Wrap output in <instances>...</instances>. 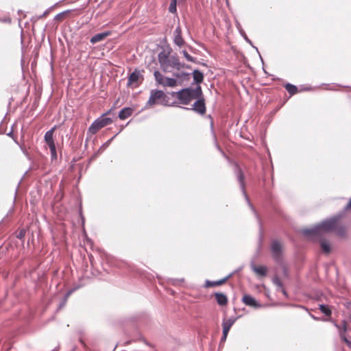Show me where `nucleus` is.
<instances>
[{
  "label": "nucleus",
  "instance_id": "4be33fe9",
  "mask_svg": "<svg viewBox=\"0 0 351 351\" xmlns=\"http://www.w3.org/2000/svg\"><path fill=\"white\" fill-rule=\"evenodd\" d=\"M319 309L326 316H330L332 311L330 308L325 304H319Z\"/></svg>",
  "mask_w": 351,
  "mask_h": 351
},
{
  "label": "nucleus",
  "instance_id": "9b49d317",
  "mask_svg": "<svg viewBox=\"0 0 351 351\" xmlns=\"http://www.w3.org/2000/svg\"><path fill=\"white\" fill-rule=\"evenodd\" d=\"M242 302L247 306L258 308L261 307V304H259L256 300L250 295H244L242 298Z\"/></svg>",
  "mask_w": 351,
  "mask_h": 351
},
{
  "label": "nucleus",
  "instance_id": "c756f323",
  "mask_svg": "<svg viewBox=\"0 0 351 351\" xmlns=\"http://www.w3.org/2000/svg\"><path fill=\"white\" fill-rule=\"evenodd\" d=\"M176 3H177V0H171V3L169 7V11L171 13L176 12Z\"/></svg>",
  "mask_w": 351,
  "mask_h": 351
},
{
  "label": "nucleus",
  "instance_id": "4c0bfd02",
  "mask_svg": "<svg viewBox=\"0 0 351 351\" xmlns=\"http://www.w3.org/2000/svg\"><path fill=\"white\" fill-rule=\"evenodd\" d=\"M227 336L228 334L226 333V335H224V333H223L222 337L221 338V342H224L226 340Z\"/></svg>",
  "mask_w": 351,
  "mask_h": 351
},
{
  "label": "nucleus",
  "instance_id": "6ab92c4d",
  "mask_svg": "<svg viewBox=\"0 0 351 351\" xmlns=\"http://www.w3.org/2000/svg\"><path fill=\"white\" fill-rule=\"evenodd\" d=\"M177 85V81L174 78L165 77L162 86L168 87H175Z\"/></svg>",
  "mask_w": 351,
  "mask_h": 351
},
{
  "label": "nucleus",
  "instance_id": "dca6fc26",
  "mask_svg": "<svg viewBox=\"0 0 351 351\" xmlns=\"http://www.w3.org/2000/svg\"><path fill=\"white\" fill-rule=\"evenodd\" d=\"M215 296L219 305L224 306L228 303V298L225 294L222 293H215Z\"/></svg>",
  "mask_w": 351,
  "mask_h": 351
},
{
  "label": "nucleus",
  "instance_id": "58836bf2",
  "mask_svg": "<svg viewBox=\"0 0 351 351\" xmlns=\"http://www.w3.org/2000/svg\"><path fill=\"white\" fill-rule=\"evenodd\" d=\"M279 290L282 293V294H283L285 296L287 297V291L285 290V289L283 288V287H282V288H280Z\"/></svg>",
  "mask_w": 351,
  "mask_h": 351
},
{
  "label": "nucleus",
  "instance_id": "aec40b11",
  "mask_svg": "<svg viewBox=\"0 0 351 351\" xmlns=\"http://www.w3.org/2000/svg\"><path fill=\"white\" fill-rule=\"evenodd\" d=\"M193 80L196 83L199 84L203 81L204 75L201 71H199L198 70H195L193 71Z\"/></svg>",
  "mask_w": 351,
  "mask_h": 351
},
{
  "label": "nucleus",
  "instance_id": "412c9836",
  "mask_svg": "<svg viewBox=\"0 0 351 351\" xmlns=\"http://www.w3.org/2000/svg\"><path fill=\"white\" fill-rule=\"evenodd\" d=\"M154 76L157 84L162 85L165 77H164L158 71L154 72Z\"/></svg>",
  "mask_w": 351,
  "mask_h": 351
},
{
  "label": "nucleus",
  "instance_id": "2eb2a0df",
  "mask_svg": "<svg viewBox=\"0 0 351 351\" xmlns=\"http://www.w3.org/2000/svg\"><path fill=\"white\" fill-rule=\"evenodd\" d=\"M232 276V274H230L228 275V276H226V278L221 279V280H217V281H210V280H206V282H205V287H214V286H219V285H221L222 284H223L230 276Z\"/></svg>",
  "mask_w": 351,
  "mask_h": 351
},
{
  "label": "nucleus",
  "instance_id": "bb28decb",
  "mask_svg": "<svg viewBox=\"0 0 351 351\" xmlns=\"http://www.w3.org/2000/svg\"><path fill=\"white\" fill-rule=\"evenodd\" d=\"M80 287H81V286H80V285L75 286V287H73V288H71V289H69V290L67 291V293H66V295H65V300H64V302H62V304H61V306H64V305L65 302H66V300L67 298H68L71 294H72L75 291H76L77 289H78Z\"/></svg>",
  "mask_w": 351,
  "mask_h": 351
},
{
  "label": "nucleus",
  "instance_id": "e433bc0d",
  "mask_svg": "<svg viewBox=\"0 0 351 351\" xmlns=\"http://www.w3.org/2000/svg\"><path fill=\"white\" fill-rule=\"evenodd\" d=\"M345 234V230L342 228L338 230V234L343 236Z\"/></svg>",
  "mask_w": 351,
  "mask_h": 351
},
{
  "label": "nucleus",
  "instance_id": "393cba45",
  "mask_svg": "<svg viewBox=\"0 0 351 351\" xmlns=\"http://www.w3.org/2000/svg\"><path fill=\"white\" fill-rule=\"evenodd\" d=\"M321 247L324 252L328 254L330 252V243L326 241H321Z\"/></svg>",
  "mask_w": 351,
  "mask_h": 351
},
{
  "label": "nucleus",
  "instance_id": "6e6552de",
  "mask_svg": "<svg viewBox=\"0 0 351 351\" xmlns=\"http://www.w3.org/2000/svg\"><path fill=\"white\" fill-rule=\"evenodd\" d=\"M271 250L274 258L278 261L280 259L282 253V245L278 240L271 242Z\"/></svg>",
  "mask_w": 351,
  "mask_h": 351
},
{
  "label": "nucleus",
  "instance_id": "7c9ffc66",
  "mask_svg": "<svg viewBox=\"0 0 351 351\" xmlns=\"http://www.w3.org/2000/svg\"><path fill=\"white\" fill-rule=\"evenodd\" d=\"M272 281H273V283L277 286L278 289H280V288H282L283 287L281 280H280V278L278 276H274L272 279Z\"/></svg>",
  "mask_w": 351,
  "mask_h": 351
},
{
  "label": "nucleus",
  "instance_id": "c85d7f7f",
  "mask_svg": "<svg viewBox=\"0 0 351 351\" xmlns=\"http://www.w3.org/2000/svg\"><path fill=\"white\" fill-rule=\"evenodd\" d=\"M184 57L186 58V60L191 62H195V58L192 57L190 54L188 53V52L186 50H182L181 52Z\"/></svg>",
  "mask_w": 351,
  "mask_h": 351
},
{
  "label": "nucleus",
  "instance_id": "a211bd4d",
  "mask_svg": "<svg viewBox=\"0 0 351 351\" xmlns=\"http://www.w3.org/2000/svg\"><path fill=\"white\" fill-rule=\"evenodd\" d=\"M132 109L131 108H124L119 113V118L121 120H124L132 114Z\"/></svg>",
  "mask_w": 351,
  "mask_h": 351
},
{
  "label": "nucleus",
  "instance_id": "2f4dec72",
  "mask_svg": "<svg viewBox=\"0 0 351 351\" xmlns=\"http://www.w3.org/2000/svg\"><path fill=\"white\" fill-rule=\"evenodd\" d=\"M339 336H340L341 339H342V340H343V341H344V342H345V343H346L349 347H350V346H351V341H349V340L346 338V337L345 334H343V332H342L341 330H339Z\"/></svg>",
  "mask_w": 351,
  "mask_h": 351
},
{
  "label": "nucleus",
  "instance_id": "a878e982",
  "mask_svg": "<svg viewBox=\"0 0 351 351\" xmlns=\"http://www.w3.org/2000/svg\"><path fill=\"white\" fill-rule=\"evenodd\" d=\"M71 12V10H67L60 12V13L58 14L57 15H56V16L54 17V20L58 21H62V19L64 17H65L66 16H67Z\"/></svg>",
  "mask_w": 351,
  "mask_h": 351
},
{
  "label": "nucleus",
  "instance_id": "473e14b6",
  "mask_svg": "<svg viewBox=\"0 0 351 351\" xmlns=\"http://www.w3.org/2000/svg\"><path fill=\"white\" fill-rule=\"evenodd\" d=\"M351 208V197H350V199L349 201V202L347 204V205L344 207L343 208V210L342 212L340 213V214H342V217H343L346 211L347 210H349Z\"/></svg>",
  "mask_w": 351,
  "mask_h": 351
},
{
  "label": "nucleus",
  "instance_id": "ddd939ff",
  "mask_svg": "<svg viewBox=\"0 0 351 351\" xmlns=\"http://www.w3.org/2000/svg\"><path fill=\"white\" fill-rule=\"evenodd\" d=\"M235 321H236V319L233 318V317H231L227 320L223 321L222 326H223V333H224V335H226V333L228 334L231 327L234 324Z\"/></svg>",
  "mask_w": 351,
  "mask_h": 351
},
{
  "label": "nucleus",
  "instance_id": "f8f14e48",
  "mask_svg": "<svg viewBox=\"0 0 351 351\" xmlns=\"http://www.w3.org/2000/svg\"><path fill=\"white\" fill-rule=\"evenodd\" d=\"M140 76H141L140 71L136 69L134 71H133L130 75V76L128 77V86H130V85H136V86L138 84V82L139 80Z\"/></svg>",
  "mask_w": 351,
  "mask_h": 351
},
{
  "label": "nucleus",
  "instance_id": "ea45409f",
  "mask_svg": "<svg viewBox=\"0 0 351 351\" xmlns=\"http://www.w3.org/2000/svg\"><path fill=\"white\" fill-rule=\"evenodd\" d=\"M244 38L245 39V40L250 43V45H252V42L251 40L246 36V35L244 36Z\"/></svg>",
  "mask_w": 351,
  "mask_h": 351
},
{
  "label": "nucleus",
  "instance_id": "a19ab883",
  "mask_svg": "<svg viewBox=\"0 0 351 351\" xmlns=\"http://www.w3.org/2000/svg\"><path fill=\"white\" fill-rule=\"evenodd\" d=\"M311 317H312V318H313V319H315V320H317V319H318V318H317V317H315V316H314V315H311Z\"/></svg>",
  "mask_w": 351,
  "mask_h": 351
},
{
  "label": "nucleus",
  "instance_id": "4468645a",
  "mask_svg": "<svg viewBox=\"0 0 351 351\" xmlns=\"http://www.w3.org/2000/svg\"><path fill=\"white\" fill-rule=\"evenodd\" d=\"M110 33L109 32L97 34L95 35L94 36H93L90 38V41L92 44H95L98 42H100V41L104 40L108 36L110 35Z\"/></svg>",
  "mask_w": 351,
  "mask_h": 351
},
{
  "label": "nucleus",
  "instance_id": "cd10ccee",
  "mask_svg": "<svg viewBox=\"0 0 351 351\" xmlns=\"http://www.w3.org/2000/svg\"><path fill=\"white\" fill-rule=\"evenodd\" d=\"M335 326L338 328L339 331L341 330L343 334H345L347 331V322L343 320L342 322V328H341L340 326H339L337 324L335 323L334 324Z\"/></svg>",
  "mask_w": 351,
  "mask_h": 351
},
{
  "label": "nucleus",
  "instance_id": "b1692460",
  "mask_svg": "<svg viewBox=\"0 0 351 351\" xmlns=\"http://www.w3.org/2000/svg\"><path fill=\"white\" fill-rule=\"evenodd\" d=\"M285 87L288 93L291 95H294L298 91V88L295 85L291 84L289 83L287 84Z\"/></svg>",
  "mask_w": 351,
  "mask_h": 351
},
{
  "label": "nucleus",
  "instance_id": "5701e85b",
  "mask_svg": "<svg viewBox=\"0 0 351 351\" xmlns=\"http://www.w3.org/2000/svg\"><path fill=\"white\" fill-rule=\"evenodd\" d=\"M98 119L102 124L103 128L112 123V119L111 118L106 117L105 116H101Z\"/></svg>",
  "mask_w": 351,
  "mask_h": 351
},
{
  "label": "nucleus",
  "instance_id": "1a4fd4ad",
  "mask_svg": "<svg viewBox=\"0 0 351 351\" xmlns=\"http://www.w3.org/2000/svg\"><path fill=\"white\" fill-rule=\"evenodd\" d=\"M173 43L180 47L184 44V40L182 36V29L180 26H178L173 32Z\"/></svg>",
  "mask_w": 351,
  "mask_h": 351
},
{
  "label": "nucleus",
  "instance_id": "423d86ee",
  "mask_svg": "<svg viewBox=\"0 0 351 351\" xmlns=\"http://www.w3.org/2000/svg\"><path fill=\"white\" fill-rule=\"evenodd\" d=\"M195 99L196 101L193 104L191 108H181L185 110H192L200 115H204L206 113V110L204 99L201 96Z\"/></svg>",
  "mask_w": 351,
  "mask_h": 351
},
{
  "label": "nucleus",
  "instance_id": "39448f33",
  "mask_svg": "<svg viewBox=\"0 0 351 351\" xmlns=\"http://www.w3.org/2000/svg\"><path fill=\"white\" fill-rule=\"evenodd\" d=\"M55 130L56 126L48 130L44 136L45 141L49 147L52 158H56L57 157L56 145L53 137Z\"/></svg>",
  "mask_w": 351,
  "mask_h": 351
},
{
  "label": "nucleus",
  "instance_id": "f257e3e1",
  "mask_svg": "<svg viewBox=\"0 0 351 351\" xmlns=\"http://www.w3.org/2000/svg\"><path fill=\"white\" fill-rule=\"evenodd\" d=\"M341 218L342 214L339 213L332 218L324 220L312 228L302 230V234L309 238L319 237L324 233L333 230L336 228L338 221Z\"/></svg>",
  "mask_w": 351,
  "mask_h": 351
},
{
  "label": "nucleus",
  "instance_id": "72a5a7b5",
  "mask_svg": "<svg viewBox=\"0 0 351 351\" xmlns=\"http://www.w3.org/2000/svg\"><path fill=\"white\" fill-rule=\"evenodd\" d=\"M49 12H50V8L47 9V10H45L42 15L38 16V19H41L43 17L46 16L47 15L49 14Z\"/></svg>",
  "mask_w": 351,
  "mask_h": 351
},
{
  "label": "nucleus",
  "instance_id": "20e7f679",
  "mask_svg": "<svg viewBox=\"0 0 351 351\" xmlns=\"http://www.w3.org/2000/svg\"><path fill=\"white\" fill-rule=\"evenodd\" d=\"M167 96L162 90H152L150 91L149 98L146 104V107H150L156 104H164L166 101Z\"/></svg>",
  "mask_w": 351,
  "mask_h": 351
},
{
  "label": "nucleus",
  "instance_id": "f704fd0d",
  "mask_svg": "<svg viewBox=\"0 0 351 351\" xmlns=\"http://www.w3.org/2000/svg\"><path fill=\"white\" fill-rule=\"evenodd\" d=\"M25 237V230H22L20 231V232L19 233L17 237L19 238V239H22Z\"/></svg>",
  "mask_w": 351,
  "mask_h": 351
},
{
  "label": "nucleus",
  "instance_id": "f3484780",
  "mask_svg": "<svg viewBox=\"0 0 351 351\" xmlns=\"http://www.w3.org/2000/svg\"><path fill=\"white\" fill-rule=\"evenodd\" d=\"M102 128V124L97 119L90 125L88 130L91 134H95Z\"/></svg>",
  "mask_w": 351,
  "mask_h": 351
},
{
  "label": "nucleus",
  "instance_id": "c9c22d12",
  "mask_svg": "<svg viewBox=\"0 0 351 351\" xmlns=\"http://www.w3.org/2000/svg\"><path fill=\"white\" fill-rule=\"evenodd\" d=\"M173 75L177 77V78H179V77H182L183 75H188V74L185 73H174Z\"/></svg>",
  "mask_w": 351,
  "mask_h": 351
},
{
  "label": "nucleus",
  "instance_id": "7ed1b4c3",
  "mask_svg": "<svg viewBox=\"0 0 351 351\" xmlns=\"http://www.w3.org/2000/svg\"><path fill=\"white\" fill-rule=\"evenodd\" d=\"M176 95L181 104L188 105L192 100L202 96V90L201 86L197 85L195 88H183L178 91Z\"/></svg>",
  "mask_w": 351,
  "mask_h": 351
},
{
  "label": "nucleus",
  "instance_id": "9d476101",
  "mask_svg": "<svg viewBox=\"0 0 351 351\" xmlns=\"http://www.w3.org/2000/svg\"><path fill=\"white\" fill-rule=\"evenodd\" d=\"M250 267L259 276L264 277L267 275V269L265 266H256L254 263H251Z\"/></svg>",
  "mask_w": 351,
  "mask_h": 351
},
{
  "label": "nucleus",
  "instance_id": "f03ea898",
  "mask_svg": "<svg viewBox=\"0 0 351 351\" xmlns=\"http://www.w3.org/2000/svg\"><path fill=\"white\" fill-rule=\"evenodd\" d=\"M158 59L161 69L165 73L170 72L173 69L180 70L185 66L184 63L180 62L178 56H169L164 51L158 53Z\"/></svg>",
  "mask_w": 351,
  "mask_h": 351
},
{
  "label": "nucleus",
  "instance_id": "0eeeda50",
  "mask_svg": "<svg viewBox=\"0 0 351 351\" xmlns=\"http://www.w3.org/2000/svg\"><path fill=\"white\" fill-rule=\"evenodd\" d=\"M236 174H237V179H238V181L240 184V186H241V188L243 192V194L245 197V199L249 204V206H250L251 209L252 210V211L254 213L255 215L258 217V215H257V213L254 209V208L253 207V206L251 204L250 202V199L248 198V197L246 195V193H245V184H244V175L241 171V169L239 168H237V172H236Z\"/></svg>",
  "mask_w": 351,
  "mask_h": 351
}]
</instances>
